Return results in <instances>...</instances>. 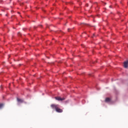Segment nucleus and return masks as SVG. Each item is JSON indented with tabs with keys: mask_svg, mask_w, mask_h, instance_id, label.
<instances>
[{
	"mask_svg": "<svg viewBox=\"0 0 128 128\" xmlns=\"http://www.w3.org/2000/svg\"><path fill=\"white\" fill-rule=\"evenodd\" d=\"M84 24H85V23H84Z\"/></svg>",
	"mask_w": 128,
	"mask_h": 128,
	"instance_id": "nucleus-9",
	"label": "nucleus"
},
{
	"mask_svg": "<svg viewBox=\"0 0 128 128\" xmlns=\"http://www.w3.org/2000/svg\"><path fill=\"white\" fill-rule=\"evenodd\" d=\"M87 6H88V4H87Z\"/></svg>",
	"mask_w": 128,
	"mask_h": 128,
	"instance_id": "nucleus-11",
	"label": "nucleus"
},
{
	"mask_svg": "<svg viewBox=\"0 0 128 128\" xmlns=\"http://www.w3.org/2000/svg\"><path fill=\"white\" fill-rule=\"evenodd\" d=\"M124 66L125 68H128V61H126V62H124Z\"/></svg>",
	"mask_w": 128,
	"mask_h": 128,
	"instance_id": "nucleus-3",
	"label": "nucleus"
},
{
	"mask_svg": "<svg viewBox=\"0 0 128 128\" xmlns=\"http://www.w3.org/2000/svg\"><path fill=\"white\" fill-rule=\"evenodd\" d=\"M55 99L56 100H58V101L64 100H66V98H62L60 96H56V97H55Z\"/></svg>",
	"mask_w": 128,
	"mask_h": 128,
	"instance_id": "nucleus-2",
	"label": "nucleus"
},
{
	"mask_svg": "<svg viewBox=\"0 0 128 128\" xmlns=\"http://www.w3.org/2000/svg\"><path fill=\"white\" fill-rule=\"evenodd\" d=\"M110 8H112V6H110Z\"/></svg>",
	"mask_w": 128,
	"mask_h": 128,
	"instance_id": "nucleus-10",
	"label": "nucleus"
},
{
	"mask_svg": "<svg viewBox=\"0 0 128 128\" xmlns=\"http://www.w3.org/2000/svg\"><path fill=\"white\" fill-rule=\"evenodd\" d=\"M50 106L53 110L55 109L57 112H62V110L60 108V106L58 104H52Z\"/></svg>",
	"mask_w": 128,
	"mask_h": 128,
	"instance_id": "nucleus-1",
	"label": "nucleus"
},
{
	"mask_svg": "<svg viewBox=\"0 0 128 128\" xmlns=\"http://www.w3.org/2000/svg\"><path fill=\"white\" fill-rule=\"evenodd\" d=\"M2 106H4V104H0V108H2Z\"/></svg>",
	"mask_w": 128,
	"mask_h": 128,
	"instance_id": "nucleus-6",
	"label": "nucleus"
},
{
	"mask_svg": "<svg viewBox=\"0 0 128 128\" xmlns=\"http://www.w3.org/2000/svg\"><path fill=\"white\" fill-rule=\"evenodd\" d=\"M17 100L18 102H24V100L22 99H20V98H17Z\"/></svg>",
	"mask_w": 128,
	"mask_h": 128,
	"instance_id": "nucleus-5",
	"label": "nucleus"
},
{
	"mask_svg": "<svg viewBox=\"0 0 128 128\" xmlns=\"http://www.w3.org/2000/svg\"><path fill=\"white\" fill-rule=\"evenodd\" d=\"M70 28H68V32H70Z\"/></svg>",
	"mask_w": 128,
	"mask_h": 128,
	"instance_id": "nucleus-8",
	"label": "nucleus"
},
{
	"mask_svg": "<svg viewBox=\"0 0 128 128\" xmlns=\"http://www.w3.org/2000/svg\"><path fill=\"white\" fill-rule=\"evenodd\" d=\"M110 98H106L105 100L106 102H110Z\"/></svg>",
	"mask_w": 128,
	"mask_h": 128,
	"instance_id": "nucleus-4",
	"label": "nucleus"
},
{
	"mask_svg": "<svg viewBox=\"0 0 128 128\" xmlns=\"http://www.w3.org/2000/svg\"><path fill=\"white\" fill-rule=\"evenodd\" d=\"M21 34H20V32H18V36H21Z\"/></svg>",
	"mask_w": 128,
	"mask_h": 128,
	"instance_id": "nucleus-7",
	"label": "nucleus"
}]
</instances>
